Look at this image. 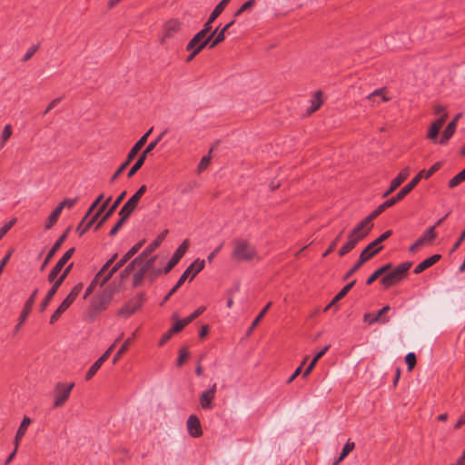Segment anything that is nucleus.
Returning <instances> with one entry per match:
<instances>
[{
	"label": "nucleus",
	"mask_w": 465,
	"mask_h": 465,
	"mask_svg": "<svg viewBox=\"0 0 465 465\" xmlns=\"http://www.w3.org/2000/svg\"><path fill=\"white\" fill-rule=\"evenodd\" d=\"M456 124L455 121H451L448 124L446 128L444 129L441 138L439 141L440 144H445L451 138V136L454 134L456 130Z\"/></svg>",
	"instance_id": "30"
},
{
	"label": "nucleus",
	"mask_w": 465,
	"mask_h": 465,
	"mask_svg": "<svg viewBox=\"0 0 465 465\" xmlns=\"http://www.w3.org/2000/svg\"><path fill=\"white\" fill-rule=\"evenodd\" d=\"M378 96L381 97V102H387L389 100V98L386 97L385 94H384V89L383 88L377 89V90L373 91L371 94H370L367 96V98L371 100V99H375Z\"/></svg>",
	"instance_id": "50"
},
{
	"label": "nucleus",
	"mask_w": 465,
	"mask_h": 465,
	"mask_svg": "<svg viewBox=\"0 0 465 465\" xmlns=\"http://www.w3.org/2000/svg\"><path fill=\"white\" fill-rule=\"evenodd\" d=\"M392 234L391 230H388L381 233L373 242L369 243L365 249L362 250L359 256L357 262L346 272L343 276V280L346 281L351 277L366 262L375 256L381 249L382 246H379L382 242L387 240Z\"/></svg>",
	"instance_id": "1"
},
{
	"label": "nucleus",
	"mask_w": 465,
	"mask_h": 465,
	"mask_svg": "<svg viewBox=\"0 0 465 465\" xmlns=\"http://www.w3.org/2000/svg\"><path fill=\"white\" fill-rule=\"evenodd\" d=\"M126 195V192L124 191L121 193L118 197L115 199L114 203L108 208L104 215L101 218L99 223L96 224L94 230L97 231L108 219L109 217L115 212L116 208L119 206V204L123 202Z\"/></svg>",
	"instance_id": "23"
},
{
	"label": "nucleus",
	"mask_w": 465,
	"mask_h": 465,
	"mask_svg": "<svg viewBox=\"0 0 465 465\" xmlns=\"http://www.w3.org/2000/svg\"><path fill=\"white\" fill-rule=\"evenodd\" d=\"M255 0H248L246 1L235 13L234 17L240 16L243 12L251 10V8L254 5Z\"/></svg>",
	"instance_id": "48"
},
{
	"label": "nucleus",
	"mask_w": 465,
	"mask_h": 465,
	"mask_svg": "<svg viewBox=\"0 0 465 465\" xmlns=\"http://www.w3.org/2000/svg\"><path fill=\"white\" fill-rule=\"evenodd\" d=\"M344 230L341 231L340 233L335 237V239L331 242L329 248L323 252L322 256L327 257L331 252L334 251L337 246V243L341 240Z\"/></svg>",
	"instance_id": "47"
},
{
	"label": "nucleus",
	"mask_w": 465,
	"mask_h": 465,
	"mask_svg": "<svg viewBox=\"0 0 465 465\" xmlns=\"http://www.w3.org/2000/svg\"><path fill=\"white\" fill-rule=\"evenodd\" d=\"M62 211L63 210L58 205L54 208L45 222V230L51 229L57 223Z\"/></svg>",
	"instance_id": "31"
},
{
	"label": "nucleus",
	"mask_w": 465,
	"mask_h": 465,
	"mask_svg": "<svg viewBox=\"0 0 465 465\" xmlns=\"http://www.w3.org/2000/svg\"><path fill=\"white\" fill-rule=\"evenodd\" d=\"M465 239V230L461 232L460 236L459 237V239L457 240V242L454 243V245L452 246L451 250H450V253L456 252L459 247L460 246V244L462 243V242L464 241Z\"/></svg>",
	"instance_id": "63"
},
{
	"label": "nucleus",
	"mask_w": 465,
	"mask_h": 465,
	"mask_svg": "<svg viewBox=\"0 0 465 465\" xmlns=\"http://www.w3.org/2000/svg\"><path fill=\"white\" fill-rule=\"evenodd\" d=\"M373 224L364 218L349 233L348 241L340 248L338 254L342 257L352 251L371 232Z\"/></svg>",
	"instance_id": "2"
},
{
	"label": "nucleus",
	"mask_w": 465,
	"mask_h": 465,
	"mask_svg": "<svg viewBox=\"0 0 465 465\" xmlns=\"http://www.w3.org/2000/svg\"><path fill=\"white\" fill-rule=\"evenodd\" d=\"M60 272L61 271L59 269H57L54 266L47 276L48 282H55V280L59 277L58 275H59Z\"/></svg>",
	"instance_id": "60"
},
{
	"label": "nucleus",
	"mask_w": 465,
	"mask_h": 465,
	"mask_svg": "<svg viewBox=\"0 0 465 465\" xmlns=\"http://www.w3.org/2000/svg\"><path fill=\"white\" fill-rule=\"evenodd\" d=\"M103 363H104L103 361H100V359H97L94 361V363L90 367L88 371L86 372L85 380L86 381L91 380L95 375V373L98 371V370L101 368Z\"/></svg>",
	"instance_id": "43"
},
{
	"label": "nucleus",
	"mask_w": 465,
	"mask_h": 465,
	"mask_svg": "<svg viewBox=\"0 0 465 465\" xmlns=\"http://www.w3.org/2000/svg\"><path fill=\"white\" fill-rule=\"evenodd\" d=\"M463 182H465V168L449 181L448 186L453 189Z\"/></svg>",
	"instance_id": "38"
},
{
	"label": "nucleus",
	"mask_w": 465,
	"mask_h": 465,
	"mask_svg": "<svg viewBox=\"0 0 465 465\" xmlns=\"http://www.w3.org/2000/svg\"><path fill=\"white\" fill-rule=\"evenodd\" d=\"M355 447V444L353 441H351L350 440L345 443V445L343 446V449L339 456V458L337 459V460L334 462L333 465H337L338 463H340L342 460H344L348 455L349 453L354 449Z\"/></svg>",
	"instance_id": "36"
},
{
	"label": "nucleus",
	"mask_w": 465,
	"mask_h": 465,
	"mask_svg": "<svg viewBox=\"0 0 465 465\" xmlns=\"http://www.w3.org/2000/svg\"><path fill=\"white\" fill-rule=\"evenodd\" d=\"M441 259V255L440 254H433L431 255L430 257L425 259L424 261H422L421 262H420L413 270V272L415 274H420L423 271H425L426 269L431 267L432 265H434L436 262H438Z\"/></svg>",
	"instance_id": "25"
},
{
	"label": "nucleus",
	"mask_w": 465,
	"mask_h": 465,
	"mask_svg": "<svg viewBox=\"0 0 465 465\" xmlns=\"http://www.w3.org/2000/svg\"><path fill=\"white\" fill-rule=\"evenodd\" d=\"M111 300V294L100 295L92 304L94 311L97 313L104 311L109 305Z\"/></svg>",
	"instance_id": "26"
},
{
	"label": "nucleus",
	"mask_w": 465,
	"mask_h": 465,
	"mask_svg": "<svg viewBox=\"0 0 465 465\" xmlns=\"http://www.w3.org/2000/svg\"><path fill=\"white\" fill-rule=\"evenodd\" d=\"M84 288V284L82 282L77 283L74 286L68 295L64 298V300L61 302L58 308L54 312L50 318V323L54 324L61 315L72 305V303L75 301L79 293Z\"/></svg>",
	"instance_id": "6"
},
{
	"label": "nucleus",
	"mask_w": 465,
	"mask_h": 465,
	"mask_svg": "<svg viewBox=\"0 0 465 465\" xmlns=\"http://www.w3.org/2000/svg\"><path fill=\"white\" fill-rule=\"evenodd\" d=\"M405 361L408 366V371H412L416 365L417 360L414 352H409L405 357Z\"/></svg>",
	"instance_id": "51"
},
{
	"label": "nucleus",
	"mask_w": 465,
	"mask_h": 465,
	"mask_svg": "<svg viewBox=\"0 0 465 465\" xmlns=\"http://www.w3.org/2000/svg\"><path fill=\"white\" fill-rule=\"evenodd\" d=\"M145 300H146V297H145L144 293L140 292V293L136 294L134 297L131 298L126 302V304L119 310L118 314L120 316H124V317H129V316L133 315L143 306Z\"/></svg>",
	"instance_id": "12"
},
{
	"label": "nucleus",
	"mask_w": 465,
	"mask_h": 465,
	"mask_svg": "<svg viewBox=\"0 0 465 465\" xmlns=\"http://www.w3.org/2000/svg\"><path fill=\"white\" fill-rule=\"evenodd\" d=\"M119 215H120V219L117 221L115 225L109 232L110 236H114L118 232V231L122 228V226L126 222V220L129 218L127 215L124 214L122 212H119Z\"/></svg>",
	"instance_id": "40"
},
{
	"label": "nucleus",
	"mask_w": 465,
	"mask_h": 465,
	"mask_svg": "<svg viewBox=\"0 0 465 465\" xmlns=\"http://www.w3.org/2000/svg\"><path fill=\"white\" fill-rule=\"evenodd\" d=\"M188 433L193 438H199L203 434V430L199 418L192 414L188 417L186 421Z\"/></svg>",
	"instance_id": "20"
},
{
	"label": "nucleus",
	"mask_w": 465,
	"mask_h": 465,
	"mask_svg": "<svg viewBox=\"0 0 465 465\" xmlns=\"http://www.w3.org/2000/svg\"><path fill=\"white\" fill-rule=\"evenodd\" d=\"M434 123L430 125V128L428 133V138L434 140L438 137L440 128L437 126Z\"/></svg>",
	"instance_id": "57"
},
{
	"label": "nucleus",
	"mask_w": 465,
	"mask_h": 465,
	"mask_svg": "<svg viewBox=\"0 0 465 465\" xmlns=\"http://www.w3.org/2000/svg\"><path fill=\"white\" fill-rule=\"evenodd\" d=\"M32 420L25 416L22 420V422L16 431L15 437V445H16V448H18L19 442L22 440V438L25 436L28 426L31 424Z\"/></svg>",
	"instance_id": "27"
},
{
	"label": "nucleus",
	"mask_w": 465,
	"mask_h": 465,
	"mask_svg": "<svg viewBox=\"0 0 465 465\" xmlns=\"http://www.w3.org/2000/svg\"><path fill=\"white\" fill-rule=\"evenodd\" d=\"M147 190L146 185H142L135 193L131 196V198L124 204V206L121 208L120 212H122L124 214L127 215L128 217L132 214V213L135 210L137 207L140 199L142 196L145 193Z\"/></svg>",
	"instance_id": "16"
},
{
	"label": "nucleus",
	"mask_w": 465,
	"mask_h": 465,
	"mask_svg": "<svg viewBox=\"0 0 465 465\" xmlns=\"http://www.w3.org/2000/svg\"><path fill=\"white\" fill-rule=\"evenodd\" d=\"M392 268L391 262L384 264L383 266L377 269L366 281L367 285L372 284L380 276L388 272Z\"/></svg>",
	"instance_id": "29"
},
{
	"label": "nucleus",
	"mask_w": 465,
	"mask_h": 465,
	"mask_svg": "<svg viewBox=\"0 0 465 465\" xmlns=\"http://www.w3.org/2000/svg\"><path fill=\"white\" fill-rule=\"evenodd\" d=\"M143 259L140 255L136 256L131 262L127 264V266L121 272V278H126L131 274L132 272L135 269L137 264L143 262Z\"/></svg>",
	"instance_id": "32"
},
{
	"label": "nucleus",
	"mask_w": 465,
	"mask_h": 465,
	"mask_svg": "<svg viewBox=\"0 0 465 465\" xmlns=\"http://www.w3.org/2000/svg\"><path fill=\"white\" fill-rule=\"evenodd\" d=\"M99 217V213H95L91 218L87 220L82 219L80 223L78 224L76 228V232L79 233L80 236L84 234L91 227L92 225L96 222V220Z\"/></svg>",
	"instance_id": "28"
},
{
	"label": "nucleus",
	"mask_w": 465,
	"mask_h": 465,
	"mask_svg": "<svg viewBox=\"0 0 465 465\" xmlns=\"http://www.w3.org/2000/svg\"><path fill=\"white\" fill-rule=\"evenodd\" d=\"M69 228L65 230V232L56 240V242L54 243L52 248L49 250L48 253L46 254L40 270L43 271L46 267V265L50 262L52 258L54 256L56 252L61 248L62 244L64 242V241L67 238Z\"/></svg>",
	"instance_id": "19"
},
{
	"label": "nucleus",
	"mask_w": 465,
	"mask_h": 465,
	"mask_svg": "<svg viewBox=\"0 0 465 465\" xmlns=\"http://www.w3.org/2000/svg\"><path fill=\"white\" fill-rule=\"evenodd\" d=\"M38 48H39V45H31V46L27 49L26 53L25 54V55H24L23 59H22V61H23V62H26V61H28L29 59H31V58L34 56V54L37 52Z\"/></svg>",
	"instance_id": "53"
},
{
	"label": "nucleus",
	"mask_w": 465,
	"mask_h": 465,
	"mask_svg": "<svg viewBox=\"0 0 465 465\" xmlns=\"http://www.w3.org/2000/svg\"><path fill=\"white\" fill-rule=\"evenodd\" d=\"M425 242V237L419 238L413 244H411L409 248V251L411 252H416V250L421 246Z\"/></svg>",
	"instance_id": "64"
},
{
	"label": "nucleus",
	"mask_w": 465,
	"mask_h": 465,
	"mask_svg": "<svg viewBox=\"0 0 465 465\" xmlns=\"http://www.w3.org/2000/svg\"><path fill=\"white\" fill-rule=\"evenodd\" d=\"M74 252H75V249L74 247H72L69 250H67L64 253V255L59 259V261L56 262L54 267L59 269L60 271H62V269L64 268L65 263L71 259V257L73 256Z\"/></svg>",
	"instance_id": "34"
},
{
	"label": "nucleus",
	"mask_w": 465,
	"mask_h": 465,
	"mask_svg": "<svg viewBox=\"0 0 465 465\" xmlns=\"http://www.w3.org/2000/svg\"><path fill=\"white\" fill-rule=\"evenodd\" d=\"M73 268V263H70L59 275V277L55 280V282H53L52 287L47 292L45 297L42 301L39 306V311L43 312L47 306L49 305L50 302L52 301L53 297L57 292L60 286L63 284L68 274L70 273L71 270Z\"/></svg>",
	"instance_id": "7"
},
{
	"label": "nucleus",
	"mask_w": 465,
	"mask_h": 465,
	"mask_svg": "<svg viewBox=\"0 0 465 465\" xmlns=\"http://www.w3.org/2000/svg\"><path fill=\"white\" fill-rule=\"evenodd\" d=\"M144 241H141L134 244L109 271V272L104 277L101 282V284H104L118 270H120L133 256H134L141 247L143 246Z\"/></svg>",
	"instance_id": "9"
},
{
	"label": "nucleus",
	"mask_w": 465,
	"mask_h": 465,
	"mask_svg": "<svg viewBox=\"0 0 465 465\" xmlns=\"http://www.w3.org/2000/svg\"><path fill=\"white\" fill-rule=\"evenodd\" d=\"M15 220H11L0 228V240L7 233V232L15 225Z\"/></svg>",
	"instance_id": "58"
},
{
	"label": "nucleus",
	"mask_w": 465,
	"mask_h": 465,
	"mask_svg": "<svg viewBox=\"0 0 465 465\" xmlns=\"http://www.w3.org/2000/svg\"><path fill=\"white\" fill-rule=\"evenodd\" d=\"M183 29V23L177 19H170L164 23L163 26V32L160 36L161 45H167L168 41L177 35Z\"/></svg>",
	"instance_id": "8"
},
{
	"label": "nucleus",
	"mask_w": 465,
	"mask_h": 465,
	"mask_svg": "<svg viewBox=\"0 0 465 465\" xmlns=\"http://www.w3.org/2000/svg\"><path fill=\"white\" fill-rule=\"evenodd\" d=\"M186 325H188L187 323H185L184 322V319H182V320H177L174 324L172 326V328L170 329L171 330V332L173 333H176V332H179L181 331Z\"/></svg>",
	"instance_id": "54"
},
{
	"label": "nucleus",
	"mask_w": 465,
	"mask_h": 465,
	"mask_svg": "<svg viewBox=\"0 0 465 465\" xmlns=\"http://www.w3.org/2000/svg\"><path fill=\"white\" fill-rule=\"evenodd\" d=\"M157 259V255H153L149 259H145L140 264L139 269L133 275V287L137 288L142 285L144 277L148 276V272L151 269V266H153L155 261Z\"/></svg>",
	"instance_id": "11"
},
{
	"label": "nucleus",
	"mask_w": 465,
	"mask_h": 465,
	"mask_svg": "<svg viewBox=\"0 0 465 465\" xmlns=\"http://www.w3.org/2000/svg\"><path fill=\"white\" fill-rule=\"evenodd\" d=\"M412 266L411 262H404L399 264L393 270H390L386 275L381 279V283L385 287H391L401 282L407 275L409 270Z\"/></svg>",
	"instance_id": "5"
},
{
	"label": "nucleus",
	"mask_w": 465,
	"mask_h": 465,
	"mask_svg": "<svg viewBox=\"0 0 465 465\" xmlns=\"http://www.w3.org/2000/svg\"><path fill=\"white\" fill-rule=\"evenodd\" d=\"M421 237H425V241H433L436 238L435 226H431L429 229H427Z\"/></svg>",
	"instance_id": "59"
},
{
	"label": "nucleus",
	"mask_w": 465,
	"mask_h": 465,
	"mask_svg": "<svg viewBox=\"0 0 465 465\" xmlns=\"http://www.w3.org/2000/svg\"><path fill=\"white\" fill-rule=\"evenodd\" d=\"M166 130L162 132L153 141H152L146 148L143 150V152L141 153L137 161L134 163V164L131 167V169L127 173V177L131 178L133 177L135 173L143 166V164L145 162V159L147 157V154L150 153L155 146L158 144V143L163 139L164 134H166Z\"/></svg>",
	"instance_id": "10"
},
{
	"label": "nucleus",
	"mask_w": 465,
	"mask_h": 465,
	"mask_svg": "<svg viewBox=\"0 0 465 465\" xmlns=\"http://www.w3.org/2000/svg\"><path fill=\"white\" fill-rule=\"evenodd\" d=\"M210 161H211V157L209 155L203 156L199 163L198 170L200 172L204 170L210 163Z\"/></svg>",
	"instance_id": "61"
},
{
	"label": "nucleus",
	"mask_w": 465,
	"mask_h": 465,
	"mask_svg": "<svg viewBox=\"0 0 465 465\" xmlns=\"http://www.w3.org/2000/svg\"><path fill=\"white\" fill-rule=\"evenodd\" d=\"M189 247V241L184 240L183 243L175 250L172 258L164 267V274H167L171 270L180 262L183 256L185 254Z\"/></svg>",
	"instance_id": "17"
},
{
	"label": "nucleus",
	"mask_w": 465,
	"mask_h": 465,
	"mask_svg": "<svg viewBox=\"0 0 465 465\" xmlns=\"http://www.w3.org/2000/svg\"><path fill=\"white\" fill-rule=\"evenodd\" d=\"M232 245V258L239 262L252 261L257 255L256 248L245 239L236 238Z\"/></svg>",
	"instance_id": "3"
},
{
	"label": "nucleus",
	"mask_w": 465,
	"mask_h": 465,
	"mask_svg": "<svg viewBox=\"0 0 465 465\" xmlns=\"http://www.w3.org/2000/svg\"><path fill=\"white\" fill-rule=\"evenodd\" d=\"M440 163H435L430 169L420 171L408 184L403 186V188L410 193L422 178L429 179L440 168Z\"/></svg>",
	"instance_id": "15"
},
{
	"label": "nucleus",
	"mask_w": 465,
	"mask_h": 465,
	"mask_svg": "<svg viewBox=\"0 0 465 465\" xmlns=\"http://www.w3.org/2000/svg\"><path fill=\"white\" fill-rule=\"evenodd\" d=\"M12 135V126L10 124H6L2 132L1 141H0V148H3L6 143V141Z\"/></svg>",
	"instance_id": "44"
},
{
	"label": "nucleus",
	"mask_w": 465,
	"mask_h": 465,
	"mask_svg": "<svg viewBox=\"0 0 465 465\" xmlns=\"http://www.w3.org/2000/svg\"><path fill=\"white\" fill-rule=\"evenodd\" d=\"M37 294H38V289H35L33 291V292L31 293L30 297L26 300V302L24 305V308L20 313V324H23L26 321L27 317L29 316V314L32 311V308L35 302Z\"/></svg>",
	"instance_id": "24"
},
{
	"label": "nucleus",
	"mask_w": 465,
	"mask_h": 465,
	"mask_svg": "<svg viewBox=\"0 0 465 465\" xmlns=\"http://www.w3.org/2000/svg\"><path fill=\"white\" fill-rule=\"evenodd\" d=\"M230 0H222L213 10L210 15L211 21H215L216 18L223 12Z\"/></svg>",
	"instance_id": "35"
},
{
	"label": "nucleus",
	"mask_w": 465,
	"mask_h": 465,
	"mask_svg": "<svg viewBox=\"0 0 465 465\" xmlns=\"http://www.w3.org/2000/svg\"><path fill=\"white\" fill-rule=\"evenodd\" d=\"M409 174L410 172L408 168L402 169L399 174L394 179H392L390 187L383 193L382 197L385 198L393 193L408 178Z\"/></svg>",
	"instance_id": "22"
},
{
	"label": "nucleus",
	"mask_w": 465,
	"mask_h": 465,
	"mask_svg": "<svg viewBox=\"0 0 465 465\" xmlns=\"http://www.w3.org/2000/svg\"><path fill=\"white\" fill-rule=\"evenodd\" d=\"M162 274H164V268L157 269V268H154V265L151 266V269L148 272V281L150 282H153Z\"/></svg>",
	"instance_id": "45"
},
{
	"label": "nucleus",
	"mask_w": 465,
	"mask_h": 465,
	"mask_svg": "<svg viewBox=\"0 0 465 465\" xmlns=\"http://www.w3.org/2000/svg\"><path fill=\"white\" fill-rule=\"evenodd\" d=\"M74 387V383H64V382H58L56 383L55 390H54V408H58L63 406L65 401L69 399L70 393Z\"/></svg>",
	"instance_id": "13"
},
{
	"label": "nucleus",
	"mask_w": 465,
	"mask_h": 465,
	"mask_svg": "<svg viewBox=\"0 0 465 465\" xmlns=\"http://www.w3.org/2000/svg\"><path fill=\"white\" fill-rule=\"evenodd\" d=\"M206 35L201 30L190 40V42L186 45V50L193 49L196 45L202 42Z\"/></svg>",
	"instance_id": "42"
},
{
	"label": "nucleus",
	"mask_w": 465,
	"mask_h": 465,
	"mask_svg": "<svg viewBox=\"0 0 465 465\" xmlns=\"http://www.w3.org/2000/svg\"><path fill=\"white\" fill-rule=\"evenodd\" d=\"M134 336V333L133 334ZM134 337L128 338L124 341V342L122 344L118 351L114 354L113 358V363H116L118 360L121 358V356L127 351L128 347L130 346L132 340Z\"/></svg>",
	"instance_id": "39"
},
{
	"label": "nucleus",
	"mask_w": 465,
	"mask_h": 465,
	"mask_svg": "<svg viewBox=\"0 0 465 465\" xmlns=\"http://www.w3.org/2000/svg\"><path fill=\"white\" fill-rule=\"evenodd\" d=\"M189 356V352L186 348H183L179 351V357L177 359V366H182Z\"/></svg>",
	"instance_id": "55"
},
{
	"label": "nucleus",
	"mask_w": 465,
	"mask_h": 465,
	"mask_svg": "<svg viewBox=\"0 0 465 465\" xmlns=\"http://www.w3.org/2000/svg\"><path fill=\"white\" fill-rule=\"evenodd\" d=\"M144 145V140L137 141L134 145L129 151L126 160L118 167L115 173L110 178V183H114L119 175L125 170V168L131 163V162L135 158L139 151Z\"/></svg>",
	"instance_id": "14"
},
{
	"label": "nucleus",
	"mask_w": 465,
	"mask_h": 465,
	"mask_svg": "<svg viewBox=\"0 0 465 465\" xmlns=\"http://www.w3.org/2000/svg\"><path fill=\"white\" fill-rule=\"evenodd\" d=\"M204 266V260L196 259L190 266L187 267V269L180 276L175 285L165 295L163 302H167L171 298V296L173 295L177 292V290L184 283V282L189 276H191L190 280L192 281L201 271L203 270Z\"/></svg>",
	"instance_id": "4"
},
{
	"label": "nucleus",
	"mask_w": 465,
	"mask_h": 465,
	"mask_svg": "<svg viewBox=\"0 0 465 465\" xmlns=\"http://www.w3.org/2000/svg\"><path fill=\"white\" fill-rule=\"evenodd\" d=\"M117 258V253H114L101 268V270L97 272L95 275V280H98L107 270L108 268L114 263V262Z\"/></svg>",
	"instance_id": "46"
},
{
	"label": "nucleus",
	"mask_w": 465,
	"mask_h": 465,
	"mask_svg": "<svg viewBox=\"0 0 465 465\" xmlns=\"http://www.w3.org/2000/svg\"><path fill=\"white\" fill-rule=\"evenodd\" d=\"M115 347V342H114L98 359H100V361L104 362L109 356L111 355L112 351H114Z\"/></svg>",
	"instance_id": "62"
},
{
	"label": "nucleus",
	"mask_w": 465,
	"mask_h": 465,
	"mask_svg": "<svg viewBox=\"0 0 465 465\" xmlns=\"http://www.w3.org/2000/svg\"><path fill=\"white\" fill-rule=\"evenodd\" d=\"M272 302H268L266 304V306L259 312V314L255 317V319L253 320V322H252L250 328H249V332H251L260 322V321L264 317L265 313L267 312V311L270 309V307L272 306Z\"/></svg>",
	"instance_id": "41"
},
{
	"label": "nucleus",
	"mask_w": 465,
	"mask_h": 465,
	"mask_svg": "<svg viewBox=\"0 0 465 465\" xmlns=\"http://www.w3.org/2000/svg\"><path fill=\"white\" fill-rule=\"evenodd\" d=\"M407 194H409V193L402 187L395 196L390 198L389 200L393 206L398 202L401 201Z\"/></svg>",
	"instance_id": "52"
},
{
	"label": "nucleus",
	"mask_w": 465,
	"mask_h": 465,
	"mask_svg": "<svg viewBox=\"0 0 465 465\" xmlns=\"http://www.w3.org/2000/svg\"><path fill=\"white\" fill-rule=\"evenodd\" d=\"M322 93L321 91H318L314 94L311 100L312 105L309 109V113H314L321 107V105L322 104Z\"/></svg>",
	"instance_id": "37"
},
{
	"label": "nucleus",
	"mask_w": 465,
	"mask_h": 465,
	"mask_svg": "<svg viewBox=\"0 0 465 465\" xmlns=\"http://www.w3.org/2000/svg\"><path fill=\"white\" fill-rule=\"evenodd\" d=\"M78 199L77 198H74V199H70V198H66L64 199V201H62L58 206L63 210L64 208H72L76 203H77Z\"/></svg>",
	"instance_id": "56"
},
{
	"label": "nucleus",
	"mask_w": 465,
	"mask_h": 465,
	"mask_svg": "<svg viewBox=\"0 0 465 465\" xmlns=\"http://www.w3.org/2000/svg\"><path fill=\"white\" fill-rule=\"evenodd\" d=\"M216 391L217 385L216 383H213L209 390L204 391L201 393L199 401L202 409L212 410L213 408L212 401L215 398Z\"/></svg>",
	"instance_id": "18"
},
{
	"label": "nucleus",
	"mask_w": 465,
	"mask_h": 465,
	"mask_svg": "<svg viewBox=\"0 0 465 465\" xmlns=\"http://www.w3.org/2000/svg\"><path fill=\"white\" fill-rule=\"evenodd\" d=\"M167 233L168 230H164L139 254L143 261L150 258L149 255L160 246Z\"/></svg>",
	"instance_id": "21"
},
{
	"label": "nucleus",
	"mask_w": 465,
	"mask_h": 465,
	"mask_svg": "<svg viewBox=\"0 0 465 465\" xmlns=\"http://www.w3.org/2000/svg\"><path fill=\"white\" fill-rule=\"evenodd\" d=\"M356 280L351 281L348 284H346L331 300L332 304H336L339 301L346 296V294L351 290V288L355 285Z\"/></svg>",
	"instance_id": "33"
},
{
	"label": "nucleus",
	"mask_w": 465,
	"mask_h": 465,
	"mask_svg": "<svg viewBox=\"0 0 465 465\" xmlns=\"http://www.w3.org/2000/svg\"><path fill=\"white\" fill-rule=\"evenodd\" d=\"M206 310L205 306H200L197 310H195L193 313H191L189 316L184 318L185 323L189 324L193 321H194L197 317H199L204 311Z\"/></svg>",
	"instance_id": "49"
}]
</instances>
